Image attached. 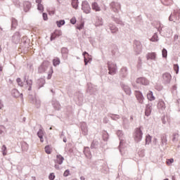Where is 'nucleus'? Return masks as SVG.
Returning <instances> with one entry per match:
<instances>
[{
  "label": "nucleus",
  "mask_w": 180,
  "mask_h": 180,
  "mask_svg": "<svg viewBox=\"0 0 180 180\" xmlns=\"http://www.w3.org/2000/svg\"><path fill=\"white\" fill-rule=\"evenodd\" d=\"M169 20L170 21H179L180 20V11H174L172 15H170Z\"/></svg>",
  "instance_id": "nucleus-1"
},
{
  "label": "nucleus",
  "mask_w": 180,
  "mask_h": 180,
  "mask_svg": "<svg viewBox=\"0 0 180 180\" xmlns=\"http://www.w3.org/2000/svg\"><path fill=\"white\" fill-rule=\"evenodd\" d=\"M142 137H143V133L141 128H136L134 134L135 141H136L137 142H139L140 141H141Z\"/></svg>",
  "instance_id": "nucleus-2"
},
{
  "label": "nucleus",
  "mask_w": 180,
  "mask_h": 180,
  "mask_svg": "<svg viewBox=\"0 0 180 180\" xmlns=\"http://www.w3.org/2000/svg\"><path fill=\"white\" fill-rule=\"evenodd\" d=\"M82 8L85 13H90L91 11V8L87 1H83Z\"/></svg>",
  "instance_id": "nucleus-3"
},
{
  "label": "nucleus",
  "mask_w": 180,
  "mask_h": 180,
  "mask_svg": "<svg viewBox=\"0 0 180 180\" xmlns=\"http://www.w3.org/2000/svg\"><path fill=\"white\" fill-rule=\"evenodd\" d=\"M162 80L164 83H170L172 80V75L169 72H165V74L162 75Z\"/></svg>",
  "instance_id": "nucleus-4"
},
{
  "label": "nucleus",
  "mask_w": 180,
  "mask_h": 180,
  "mask_svg": "<svg viewBox=\"0 0 180 180\" xmlns=\"http://www.w3.org/2000/svg\"><path fill=\"white\" fill-rule=\"evenodd\" d=\"M108 65L109 74H115L116 70H117L116 65L113 63H110V62H109Z\"/></svg>",
  "instance_id": "nucleus-5"
},
{
  "label": "nucleus",
  "mask_w": 180,
  "mask_h": 180,
  "mask_svg": "<svg viewBox=\"0 0 180 180\" xmlns=\"http://www.w3.org/2000/svg\"><path fill=\"white\" fill-rule=\"evenodd\" d=\"M136 83H140L141 84H149L150 82L146 77H139L136 80Z\"/></svg>",
  "instance_id": "nucleus-6"
},
{
  "label": "nucleus",
  "mask_w": 180,
  "mask_h": 180,
  "mask_svg": "<svg viewBox=\"0 0 180 180\" xmlns=\"http://www.w3.org/2000/svg\"><path fill=\"white\" fill-rule=\"evenodd\" d=\"M156 52H148L146 55L147 60H156Z\"/></svg>",
  "instance_id": "nucleus-7"
},
{
  "label": "nucleus",
  "mask_w": 180,
  "mask_h": 180,
  "mask_svg": "<svg viewBox=\"0 0 180 180\" xmlns=\"http://www.w3.org/2000/svg\"><path fill=\"white\" fill-rule=\"evenodd\" d=\"M110 6L113 8L114 12H119L120 11L121 6L119 3H111Z\"/></svg>",
  "instance_id": "nucleus-8"
},
{
  "label": "nucleus",
  "mask_w": 180,
  "mask_h": 180,
  "mask_svg": "<svg viewBox=\"0 0 180 180\" xmlns=\"http://www.w3.org/2000/svg\"><path fill=\"white\" fill-rule=\"evenodd\" d=\"M61 35V30H55V32H53V33L51 34V39H55L56 37H60Z\"/></svg>",
  "instance_id": "nucleus-9"
},
{
  "label": "nucleus",
  "mask_w": 180,
  "mask_h": 180,
  "mask_svg": "<svg viewBox=\"0 0 180 180\" xmlns=\"http://www.w3.org/2000/svg\"><path fill=\"white\" fill-rule=\"evenodd\" d=\"M84 58V63L87 65L89 61L91 60V57H89V53L88 52H83Z\"/></svg>",
  "instance_id": "nucleus-10"
},
{
  "label": "nucleus",
  "mask_w": 180,
  "mask_h": 180,
  "mask_svg": "<svg viewBox=\"0 0 180 180\" xmlns=\"http://www.w3.org/2000/svg\"><path fill=\"white\" fill-rule=\"evenodd\" d=\"M158 108H159L160 110H165L166 108V105L164 102V100H159V102L158 103Z\"/></svg>",
  "instance_id": "nucleus-11"
},
{
  "label": "nucleus",
  "mask_w": 180,
  "mask_h": 180,
  "mask_svg": "<svg viewBox=\"0 0 180 180\" xmlns=\"http://www.w3.org/2000/svg\"><path fill=\"white\" fill-rule=\"evenodd\" d=\"M91 7L93 8V11H95L96 12H100L101 7L98 3H93L91 5Z\"/></svg>",
  "instance_id": "nucleus-12"
},
{
  "label": "nucleus",
  "mask_w": 180,
  "mask_h": 180,
  "mask_svg": "<svg viewBox=\"0 0 180 180\" xmlns=\"http://www.w3.org/2000/svg\"><path fill=\"white\" fill-rule=\"evenodd\" d=\"M64 161V158L61 155H57L56 156V162L57 164L61 165Z\"/></svg>",
  "instance_id": "nucleus-13"
},
{
  "label": "nucleus",
  "mask_w": 180,
  "mask_h": 180,
  "mask_svg": "<svg viewBox=\"0 0 180 180\" xmlns=\"http://www.w3.org/2000/svg\"><path fill=\"white\" fill-rule=\"evenodd\" d=\"M37 135L40 138L41 142H44V132L43 129H39V131L37 132Z\"/></svg>",
  "instance_id": "nucleus-14"
},
{
  "label": "nucleus",
  "mask_w": 180,
  "mask_h": 180,
  "mask_svg": "<svg viewBox=\"0 0 180 180\" xmlns=\"http://www.w3.org/2000/svg\"><path fill=\"white\" fill-rule=\"evenodd\" d=\"M136 97H137V98L139 100V102L140 103H143L144 97H143V94L141 93H138L136 94Z\"/></svg>",
  "instance_id": "nucleus-15"
},
{
  "label": "nucleus",
  "mask_w": 180,
  "mask_h": 180,
  "mask_svg": "<svg viewBox=\"0 0 180 180\" xmlns=\"http://www.w3.org/2000/svg\"><path fill=\"white\" fill-rule=\"evenodd\" d=\"M147 97L148 100H150V101L155 100V97L153 95V93L152 91H149V93H148L147 94Z\"/></svg>",
  "instance_id": "nucleus-16"
},
{
  "label": "nucleus",
  "mask_w": 180,
  "mask_h": 180,
  "mask_svg": "<svg viewBox=\"0 0 180 180\" xmlns=\"http://www.w3.org/2000/svg\"><path fill=\"white\" fill-rule=\"evenodd\" d=\"M152 108H150V106H146V108L145 110V115L146 116H150L151 114Z\"/></svg>",
  "instance_id": "nucleus-17"
},
{
  "label": "nucleus",
  "mask_w": 180,
  "mask_h": 180,
  "mask_svg": "<svg viewBox=\"0 0 180 180\" xmlns=\"http://www.w3.org/2000/svg\"><path fill=\"white\" fill-rule=\"evenodd\" d=\"M56 24L58 27H61V26H63L64 24H65V20H60L59 21H56Z\"/></svg>",
  "instance_id": "nucleus-18"
},
{
  "label": "nucleus",
  "mask_w": 180,
  "mask_h": 180,
  "mask_svg": "<svg viewBox=\"0 0 180 180\" xmlns=\"http://www.w3.org/2000/svg\"><path fill=\"white\" fill-rule=\"evenodd\" d=\"M52 151V148L49 146V145H46L45 147V152L47 153V155H51Z\"/></svg>",
  "instance_id": "nucleus-19"
},
{
  "label": "nucleus",
  "mask_w": 180,
  "mask_h": 180,
  "mask_svg": "<svg viewBox=\"0 0 180 180\" xmlns=\"http://www.w3.org/2000/svg\"><path fill=\"white\" fill-rule=\"evenodd\" d=\"M17 26H18V21H17V20H15V19L12 20V22H11L12 28L16 29Z\"/></svg>",
  "instance_id": "nucleus-20"
},
{
  "label": "nucleus",
  "mask_w": 180,
  "mask_h": 180,
  "mask_svg": "<svg viewBox=\"0 0 180 180\" xmlns=\"http://www.w3.org/2000/svg\"><path fill=\"white\" fill-rule=\"evenodd\" d=\"M60 58H54L53 60V66H57L58 65H60Z\"/></svg>",
  "instance_id": "nucleus-21"
},
{
  "label": "nucleus",
  "mask_w": 180,
  "mask_h": 180,
  "mask_svg": "<svg viewBox=\"0 0 180 180\" xmlns=\"http://www.w3.org/2000/svg\"><path fill=\"white\" fill-rule=\"evenodd\" d=\"M72 6L74 8H77L78 7V0H72Z\"/></svg>",
  "instance_id": "nucleus-22"
},
{
  "label": "nucleus",
  "mask_w": 180,
  "mask_h": 180,
  "mask_svg": "<svg viewBox=\"0 0 180 180\" xmlns=\"http://www.w3.org/2000/svg\"><path fill=\"white\" fill-rule=\"evenodd\" d=\"M24 7H25V11H29V8H30L31 7L30 3H25Z\"/></svg>",
  "instance_id": "nucleus-23"
},
{
  "label": "nucleus",
  "mask_w": 180,
  "mask_h": 180,
  "mask_svg": "<svg viewBox=\"0 0 180 180\" xmlns=\"http://www.w3.org/2000/svg\"><path fill=\"white\" fill-rule=\"evenodd\" d=\"M2 150L4 156H6L7 155V147L6 146V145H3Z\"/></svg>",
  "instance_id": "nucleus-24"
},
{
  "label": "nucleus",
  "mask_w": 180,
  "mask_h": 180,
  "mask_svg": "<svg viewBox=\"0 0 180 180\" xmlns=\"http://www.w3.org/2000/svg\"><path fill=\"white\" fill-rule=\"evenodd\" d=\"M151 141H152L151 136H150V134H148V136H146V143H150V142H151Z\"/></svg>",
  "instance_id": "nucleus-25"
},
{
  "label": "nucleus",
  "mask_w": 180,
  "mask_h": 180,
  "mask_svg": "<svg viewBox=\"0 0 180 180\" xmlns=\"http://www.w3.org/2000/svg\"><path fill=\"white\" fill-rule=\"evenodd\" d=\"M38 11H40L41 12H43L44 11V7L41 3L39 4V6H37Z\"/></svg>",
  "instance_id": "nucleus-26"
},
{
  "label": "nucleus",
  "mask_w": 180,
  "mask_h": 180,
  "mask_svg": "<svg viewBox=\"0 0 180 180\" xmlns=\"http://www.w3.org/2000/svg\"><path fill=\"white\" fill-rule=\"evenodd\" d=\"M26 83L29 85V89H30L32 88V85L33 84L32 80L27 79V80H26Z\"/></svg>",
  "instance_id": "nucleus-27"
},
{
  "label": "nucleus",
  "mask_w": 180,
  "mask_h": 180,
  "mask_svg": "<svg viewBox=\"0 0 180 180\" xmlns=\"http://www.w3.org/2000/svg\"><path fill=\"white\" fill-rule=\"evenodd\" d=\"M164 2V4L165 6H169V4H172V0H162Z\"/></svg>",
  "instance_id": "nucleus-28"
},
{
  "label": "nucleus",
  "mask_w": 180,
  "mask_h": 180,
  "mask_svg": "<svg viewBox=\"0 0 180 180\" xmlns=\"http://www.w3.org/2000/svg\"><path fill=\"white\" fill-rule=\"evenodd\" d=\"M151 41H158V37L156 34L152 37Z\"/></svg>",
  "instance_id": "nucleus-29"
},
{
  "label": "nucleus",
  "mask_w": 180,
  "mask_h": 180,
  "mask_svg": "<svg viewBox=\"0 0 180 180\" xmlns=\"http://www.w3.org/2000/svg\"><path fill=\"white\" fill-rule=\"evenodd\" d=\"M174 71L176 72V74H179V65H174Z\"/></svg>",
  "instance_id": "nucleus-30"
},
{
  "label": "nucleus",
  "mask_w": 180,
  "mask_h": 180,
  "mask_svg": "<svg viewBox=\"0 0 180 180\" xmlns=\"http://www.w3.org/2000/svg\"><path fill=\"white\" fill-rule=\"evenodd\" d=\"M84 22H81L79 26H77V29H79V30L84 29Z\"/></svg>",
  "instance_id": "nucleus-31"
},
{
  "label": "nucleus",
  "mask_w": 180,
  "mask_h": 180,
  "mask_svg": "<svg viewBox=\"0 0 180 180\" xmlns=\"http://www.w3.org/2000/svg\"><path fill=\"white\" fill-rule=\"evenodd\" d=\"M162 57H165V58L167 57V49H162Z\"/></svg>",
  "instance_id": "nucleus-32"
},
{
  "label": "nucleus",
  "mask_w": 180,
  "mask_h": 180,
  "mask_svg": "<svg viewBox=\"0 0 180 180\" xmlns=\"http://www.w3.org/2000/svg\"><path fill=\"white\" fill-rule=\"evenodd\" d=\"M166 162L167 165L172 164L174 162V158H172L171 159H167Z\"/></svg>",
  "instance_id": "nucleus-33"
},
{
  "label": "nucleus",
  "mask_w": 180,
  "mask_h": 180,
  "mask_svg": "<svg viewBox=\"0 0 180 180\" xmlns=\"http://www.w3.org/2000/svg\"><path fill=\"white\" fill-rule=\"evenodd\" d=\"M55 178H56V176H55L54 173H50V174H49V179L53 180V179H55Z\"/></svg>",
  "instance_id": "nucleus-34"
},
{
  "label": "nucleus",
  "mask_w": 180,
  "mask_h": 180,
  "mask_svg": "<svg viewBox=\"0 0 180 180\" xmlns=\"http://www.w3.org/2000/svg\"><path fill=\"white\" fill-rule=\"evenodd\" d=\"M17 82L20 84V86H23V82H22L21 79H17Z\"/></svg>",
  "instance_id": "nucleus-35"
},
{
  "label": "nucleus",
  "mask_w": 180,
  "mask_h": 180,
  "mask_svg": "<svg viewBox=\"0 0 180 180\" xmlns=\"http://www.w3.org/2000/svg\"><path fill=\"white\" fill-rule=\"evenodd\" d=\"M70 174V170H65L63 173V176H68Z\"/></svg>",
  "instance_id": "nucleus-36"
},
{
  "label": "nucleus",
  "mask_w": 180,
  "mask_h": 180,
  "mask_svg": "<svg viewBox=\"0 0 180 180\" xmlns=\"http://www.w3.org/2000/svg\"><path fill=\"white\" fill-rule=\"evenodd\" d=\"M70 22H72V24H75L77 22V20L75 17H73V18H71Z\"/></svg>",
  "instance_id": "nucleus-37"
},
{
  "label": "nucleus",
  "mask_w": 180,
  "mask_h": 180,
  "mask_svg": "<svg viewBox=\"0 0 180 180\" xmlns=\"http://www.w3.org/2000/svg\"><path fill=\"white\" fill-rule=\"evenodd\" d=\"M53 72V68H51V72L48 75L49 79H50V78H51Z\"/></svg>",
  "instance_id": "nucleus-38"
},
{
  "label": "nucleus",
  "mask_w": 180,
  "mask_h": 180,
  "mask_svg": "<svg viewBox=\"0 0 180 180\" xmlns=\"http://www.w3.org/2000/svg\"><path fill=\"white\" fill-rule=\"evenodd\" d=\"M43 18H44V20H48L47 13H43Z\"/></svg>",
  "instance_id": "nucleus-39"
},
{
  "label": "nucleus",
  "mask_w": 180,
  "mask_h": 180,
  "mask_svg": "<svg viewBox=\"0 0 180 180\" xmlns=\"http://www.w3.org/2000/svg\"><path fill=\"white\" fill-rule=\"evenodd\" d=\"M96 26H102V24H103L102 20H100L99 22H96Z\"/></svg>",
  "instance_id": "nucleus-40"
},
{
  "label": "nucleus",
  "mask_w": 180,
  "mask_h": 180,
  "mask_svg": "<svg viewBox=\"0 0 180 180\" xmlns=\"http://www.w3.org/2000/svg\"><path fill=\"white\" fill-rule=\"evenodd\" d=\"M179 134H174L173 141H176V137H178Z\"/></svg>",
  "instance_id": "nucleus-41"
},
{
  "label": "nucleus",
  "mask_w": 180,
  "mask_h": 180,
  "mask_svg": "<svg viewBox=\"0 0 180 180\" xmlns=\"http://www.w3.org/2000/svg\"><path fill=\"white\" fill-rule=\"evenodd\" d=\"M62 53L63 52H68V49L66 48H63L61 51Z\"/></svg>",
  "instance_id": "nucleus-42"
},
{
  "label": "nucleus",
  "mask_w": 180,
  "mask_h": 180,
  "mask_svg": "<svg viewBox=\"0 0 180 180\" xmlns=\"http://www.w3.org/2000/svg\"><path fill=\"white\" fill-rule=\"evenodd\" d=\"M2 108H4V104L2 103V102L0 100V110H2Z\"/></svg>",
  "instance_id": "nucleus-43"
},
{
  "label": "nucleus",
  "mask_w": 180,
  "mask_h": 180,
  "mask_svg": "<svg viewBox=\"0 0 180 180\" xmlns=\"http://www.w3.org/2000/svg\"><path fill=\"white\" fill-rule=\"evenodd\" d=\"M37 4L39 6L40 3L42 2V0H36Z\"/></svg>",
  "instance_id": "nucleus-44"
},
{
  "label": "nucleus",
  "mask_w": 180,
  "mask_h": 180,
  "mask_svg": "<svg viewBox=\"0 0 180 180\" xmlns=\"http://www.w3.org/2000/svg\"><path fill=\"white\" fill-rule=\"evenodd\" d=\"M0 71H3V66L1 65H0Z\"/></svg>",
  "instance_id": "nucleus-45"
},
{
  "label": "nucleus",
  "mask_w": 180,
  "mask_h": 180,
  "mask_svg": "<svg viewBox=\"0 0 180 180\" xmlns=\"http://www.w3.org/2000/svg\"><path fill=\"white\" fill-rule=\"evenodd\" d=\"M80 179H81V180H85V177H84V176H81V177H80Z\"/></svg>",
  "instance_id": "nucleus-46"
},
{
  "label": "nucleus",
  "mask_w": 180,
  "mask_h": 180,
  "mask_svg": "<svg viewBox=\"0 0 180 180\" xmlns=\"http://www.w3.org/2000/svg\"><path fill=\"white\" fill-rule=\"evenodd\" d=\"M55 167L56 168H60L59 165H58L57 164H56Z\"/></svg>",
  "instance_id": "nucleus-47"
},
{
  "label": "nucleus",
  "mask_w": 180,
  "mask_h": 180,
  "mask_svg": "<svg viewBox=\"0 0 180 180\" xmlns=\"http://www.w3.org/2000/svg\"><path fill=\"white\" fill-rule=\"evenodd\" d=\"M134 117L133 116H131V120H133Z\"/></svg>",
  "instance_id": "nucleus-48"
},
{
  "label": "nucleus",
  "mask_w": 180,
  "mask_h": 180,
  "mask_svg": "<svg viewBox=\"0 0 180 180\" xmlns=\"http://www.w3.org/2000/svg\"><path fill=\"white\" fill-rule=\"evenodd\" d=\"M164 180H169V179H164Z\"/></svg>",
  "instance_id": "nucleus-49"
},
{
  "label": "nucleus",
  "mask_w": 180,
  "mask_h": 180,
  "mask_svg": "<svg viewBox=\"0 0 180 180\" xmlns=\"http://www.w3.org/2000/svg\"><path fill=\"white\" fill-rule=\"evenodd\" d=\"M50 129H52V127H50Z\"/></svg>",
  "instance_id": "nucleus-50"
},
{
  "label": "nucleus",
  "mask_w": 180,
  "mask_h": 180,
  "mask_svg": "<svg viewBox=\"0 0 180 180\" xmlns=\"http://www.w3.org/2000/svg\"><path fill=\"white\" fill-rule=\"evenodd\" d=\"M65 142H66L65 139Z\"/></svg>",
  "instance_id": "nucleus-51"
},
{
  "label": "nucleus",
  "mask_w": 180,
  "mask_h": 180,
  "mask_svg": "<svg viewBox=\"0 0 180 180\" xmlns=\"http://www.w3.org/2000/svg\"><path fill=\"white\" fill-rule=\"evenodd\" d=\"M72 180H75V179H72Z\"/></svg>",
  "instance_id": "nucleus-52"
}]
</instances>
